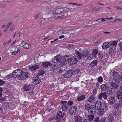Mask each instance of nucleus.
I'll list each match as a JSON object with an SVG mask.
<instances>
[{
	"instance_id": "f257e3e1",
	"label": "nucleus",
	"mask_w": 122,
	"mask_h": 122,
	"mask_svg": "<svg viewBox=\"0 0 122 122\" xmlns=\"http://www.w3.org/2000/svg\"><path fill=\"white\" fill-rule=\"evenodd\" d=\"M15 71L17 72L19 74L22 75V76H23V77H25V79L29 76V74L28 72H23L21 69H17L15 71Z\"/></svg>"
},
{
	"instance_id": "f03ea898",
	"label": "nucleus",
	"mask_w": 122,
	"mask_h": 122,
	"mask_svg": "<svg viewBox=\"0 0 122 122\" xmlns=\"http://www.w3.org/2000/svg\"><path fill=\"white\" fill-rule=\"evenodd\" d=\"M34 88V85L33 84L28 85L26 84L23 86L24 91H29L31 89H33Z\"/></svg>"
},
{
	"instance_id": "7ed1b4c3",
	"label": "nucleus",
	"mask_w": 122,
	"mask_h": 122,
	"mask_svg": "<svg viewBox=\"0 0 122 122\" xmlns=\"http://www.w3.org/2000/svg\"><path fill=\"white\" fill-rule=\"evenodd\" d=\"M74 72V71L71 70L66 71L64 74V77L66 78L71 77L73 74Z\"/></svg>"
},
{
	"instance_id": "20e7f679",
	"label": "nucleus",
	"mask_w": 122,
	"mask_h": 122,
	"mask_svg": "<svg viewBox=\"0 0 122 122\" xmlns=\"http://www.w3.org/2000/svg\"><path fill=\"white\" fill-rule=\"evenodd\" d=\"M62 61V59L61 56H55L53 59L52 60L53 63H58L61 62Z\"/></svg>"
},
{
	"instance_id": "39448f33",
	"label": "nucleus",
	"mask_w": 122,
	"mask_h": 122,
	"mask_svg": "<svg viewBox=\"0 0 122 122\" xmlns=\"http://www.w3.org/2000/svg\"><path fill=\"white\" fill-rule=\"evenodd\" d=\"M13 74L14 75V77L15 78L18 77V78L20 79L23 80L25 79V78L23 77V76H22V75H21L19 74L17 72H15V71H13Z\"/></svg>"
},
{
	"instance_id": "423d86ee",
	"label": "nucleus",
	"mask_w": 122,
	"mask_h": 122,
	"mask_svg": "<svg viewBox=\"0 0 122 122\" xmlns=\"http://www.w3.org/2000/svg\"><path fill=\"white\" fill-rule=\"evenodd\" d=\"M77 107L75 106L71 107L69 109V113L71 114H75L77 111Z\"/></svg>"
},
{
	"instance_id": "0eeeda50",
	"label": "nucleus",
	"mask_w": 122,
	"mask_h": 122,
	"mask_svg": "<svg viewBox=\"0 0 122 122\" xmlns=\"http://www.w3.org/2000/svg\"><path fill=\"white\" fill-rule=\"evenodd\" d=\"M32 79L34 81V83L35 85H36L39 83L41 81V80L39 78L38 76H35L32 78Z\"/></svg>"
},
{
	"instance_id": "6e6552de",
	"label": "nucleus",
	"mask_w": 122,
	"mask_h": 122,
	"mask_svg": "<svg viewBox=\"0 0 122 122\" xmlns=\"http://www.w3.org/2000/svg\"><path fill=\"white\" fill-rule=\"evenodd\" d=\"M87 118L85 119L83 121V122H91L94 117L93 115H88L87 116Z\"/></svg>"
},
{
	"instance_id": "1a4fd4ad",
	"label": "nucleus",
	"mask_w": 122,
	"mask_h": 122,
	"mask_svg": "<svg viewBox=\"0 0 122 122\" xmlns=\"http://www.w3.org/2000/svg\"><path fill=\"white\" fill-rule=\"evenodd\" d=\"M77 56H74L71 58V63L73 64H76L77 61L78 59Z\"/></svg>"
},
{
	"instance_id": "9d476101",
	"label": "nucleus",
	"mask_w": 122,
	"mask_h": 122,
	"mask_svg": "<svg viewBox=\"0 0 122 122\" xmlns=\"http://www.w3.org/2000/svg\"><path fill=\"white\" fill-rule=\"evenodd\" d=\"M102 105V103L100 101H97L95 104V107L97 110L100 109L101 108Z\"/></svg>"
},
{
	"instance_id": "9b49d317",
	"label": "nucleus",
	"mask_w": 122,
	"mask_h": 122,
	"mask_svg": "<svg viewBox=\"0 0 122 122\" xmlns=\"http://www.w3.org/2000/svg\"><path fill=\"white\" fill-rule=\"evenodd\" d=\"M102 97L105 99H107V96L106 92H104L100 93L99 95L98 98L99 99H101Z\"/></svg>"
},
{
	"instance_id": "f8f14e48",
	"label": "nucleus",
	"mask_w": 122,
	"mask_h": 122,
	"mask_svg": "<svg viewBox=\"0 0 122 122\" xmlns=\"http://www.w3.org/2000/svg\"><path fill=\"white\" fill-rule=\"evenodd\" d=\"M110 46V44L109 42H104L102 46V48L103 49H106L108 48Z\"/></svg>"
},
{
	"instance_id": "ddd939ff",
	"label": "nucleus",
	"mask_w": 122,
	"mask_h": 122,
	"mask_svg": "<svg viewBox=\"0 0 122 122\" xmlns=\"http://www.w3.org/2000/svg\"><path fill=\"white\" fill-rule=\"evenodd\" d=\"M51 64L49 61L43 62H42L41 65L44 67H46L49 66H50Z\"/></svg>"
},
{
	"instance_id": "4468645a",
	"label": "nucleus",
	"mask_w": 122,
	"mask_h": 122,
	"mask_svg": "<svg viewBox=\"0 0 122 122\" xmlns=\"http://www.w3.org/2000/svg\"><path fill=\"white\" fill-rule=\"evenodd\" d=\"M58 65L55 64L51 65L50 66V68L52 71H56L58 68Z\"/></svg>"
},
{
	"instance_id": "2eb2a0df",
	"label": "nucleus",
	"mask_w": 122,
	"mask_h": 122,
	"mask_svg": "<svg viewBox=\"0 0 122 122\" xmlns=\"http://www.w3.org/2000/svg\"><path fill=\"white\" fill-rule=\"evenodd\" d=\"M74 119L76 122H81L82 121V117L78 115L75 116Z\"/></svg>"
},
{
	"instance_id": "dca6fc26",
	"label": "nucleus",
	"mask_w": 122,
	"mask_h": 122,
	"mask_svg": "<svg viewBox=\"0 0 122 122\" xmlns=\"http://www.w3.org/2000/svg\"><path fill=\"white\" fill-rule=\"evenodd\" d=\"M91 109L89 110V113L90 114H94L96 112V110L97 109L95 106L92 105Z\"/></svg>"
},
{
	"instance_id": "f3484780",
	"label": "nucleus",
	"mask_w": 122,
	"mask_h": 122,
	"mask_svg": "<svg viewBox=\"0 0 122 122\" xmlns=\"http://www.w3.org/2000/svg\"><path fill=\"white\" fill-rule=\"evenodd\" d=\"M107 119L108 122H114V117L112 115L110 114L107 117Z\"/></svg>"
},
{
	"instance_id": "a211bd4d",
	"label": "nucleus",
	"mask_w": 122,
	"mask_h": 122,
	"mask_svg": "<svg viewBox=\"0 0 122 122\" xmlns=\"http://www.w3.org/2000/svg\"><path fill=\"white\" fill-rule=\"evenodd\" d=\"M108 86L106 84H102L100 86V88L102 91H105L107 89Z\"/></svg>"
},
{
	"instance_id": "6ab92c4d",
	"label": "nucleus",
	"mask_w": 122,
	"mask_h": 122,
	"mask_svg": "<svg viewBox=\"0 0 122 122\" xmlns=\"http://www.w3.org/2000/svg\"><path fill=\"white\" fill-rule=\"evenodd\" d=\"M115 98L113 97H110L109 99L108 102L110 105H111L113 104L115 102Z\"/></svg>"
},
{
	"instance_id": "aec40b11",
	"label": "nucleus",
	"mask_w": 122,
	"mask_h": 122,
	"mask_svg": "<svg viewBox=\"0 0 122 122\" xmlns=\"http://www.w3.org/2000/svg\"><path fill=\"white\" fill-rule=\"evenodd\" d=\"M106 119L104 117L102 119L99 120V117H97L94 119V122H105Z\"/></svg>"
},
{
	"instance_id": "412c9836",
	"label": "nucleus",
	"mask_w": 122,
	"mask_h": 122,
	"mask_svg": "<svg viewBox=\"0 0 122 122\" xmlns=\"http://www.w3.org/2000/svg\"><path fill=\"white\" fill-rule=\"evenodd\" d=\"M117 98L119 99L122 98V92L121 90L118 91L117 92Z\"/></svg>"
},
{
	"instance_id": "4be33fe9",
	"label": "nucleus",
	"mask_w": 122,
	"mask_h": 122,
	"mask_svg": "<svg viewBox=\"0 0 122 122\" xmlns=\"http://www.w3.org/2000/svg\"><path fill=\"white\" fill-rule=\"evenodd\" d=\"M95 97L94 95H92L89 97L88 99V102H89L92 103L95 101Z\"/></svg>"
},
{
	"instance_id": "5701e85b",
	"label": "nucleus",
	"mask_w": 122,
	"mask_h": 122,
	"mask_svg": "<svg viewBox=\"0 0 122 122\" xmlns=\"http://www.w3.org/2000/svg\"><path fill=\"white\" fill-rule=\"evenodd\" d=\"M111 86L115 89H117L119 87V85L115 82H111Z\"/></svg>"
},
{
	"instance_id": "b1692460",
	"label": "nucleus",
	"mask_w": 122,
	"mask_h": 122,
	"mask_svg": "<svg viewBox=\"0 0 122 122\" xmlns=\"http://www.w3.org/2000/svg\"><path fill=\"white\" fill-rule=\"evenodd\" d=\"M89 53V52L87 51H83L82 53V57L84 58L86 57L88 55Z\"/></svg>"
},
{
	"instance_id": "393cba45",
	"label": "nucleus",
	"mask_w": 122,
	"mask_h": 122,
	"mask_svg": "<svg viewBox=\"0 0 122 122\" xmlns=\"http://www.w3.org/2000/svg\"><path fill=\"white\" fill-rule=\"evenodd\" d=\"M39 68V66L36 65L29 67V69L32 71H34L38 69Z\"/></svg>"
},
{
	"instance_id": "a878e982",
	"label": "nucleus",
	"mask_w": 122,
	"mask_h": 122,
	"mask_svg": "<svg viewBox=\"0 0 122 122\" xmlns=\"http://www.w3.org/2000/svg\"><path fill=\"white\" fill-rule=\"evenodd\" d=\"M97 60H94L91 63L90 65V66L92 67L96 66L97 63Z\"/></svg>"
},
{
	"instance_id": "bb28decb",
	"label": "nucleus",
	"mask_w": 122,
	"mask_h": 122,
	"mask_svg": "<svg viewBox=\"0 0 122 122\" xmlns=\"http://www.w3.org/2000/svg\"><path fill=\"white\" fill-rule=\"evenodd\" d=\"M104 110L103 108H102L98 112L97 115L98 116H100L103 114L104 113Z\"/></svg>"
},
{
	"instance_id": "cd10ccee",
	"label": "nucleus",
	"mask_w": 122,
	"mask_h": 122,
	"mask_svg": "<svg viewBox=\"0 0 122 122\" xmlns=\"http://www.w3.org/2000/svg\"><path fill=\"white\" fill-rule=\"evenodd\" d=\"M92 105H90V104H87L85 105V109L88 111V112L89 113V110L91 109Z\"/></svg>"
},
{
	"instance_id": "c85d7f7f",
	"label": "nucleus",
	"mask_w": 122,
	"mask_h": 122,
	"mask_svg": "<svg viewBox=\"0 0 122 122\" xmlns=\"http://www.w3.org/2000/svg\"><path fill=\"white\" fill-rule=\"evenodd\" d=\"M61 109L62 110L64 111H66L68 109V105H63L61 107Z\"/></svg>"
},
{
	"instance_id": "c756f323",
	"label": "nucleus",
	"mask_w": 122,
	"mask_h": 122,
	"mask_svg": "<svg viewBox=\"0 0 122 122\" xmlns=\"http://www.w3.org/2000/svg\"><path fill=\"white\" fill-rule=\"evenodd\" d=\"M62 113L61 111L58 112L56 116V118L58 119H59L62 116Z\"/></svg>"
},
{
	"instance_id": "7c9ffc66",
	"label": "nucleus",
	"mask_w": 122,
	"mask_h": 122,
	"mask_svg": "<svg viewBox=\"0 0 122 122\" xmlns=\"http://www.w3.org/2000/svg\"><path fill=\"white\" fill-rule=\"evenodd\" d=\"M117 41H111L110 42V46L111 45L112 46H114L116 47L117 45Z\"/></svg>"
},
{
	"instance_id": "2f4dec72",
	"label": "nucleus",
	"mask_w": 122,
	"mask_h": 122,
	"mask_svg": "<svg viewBox=\"0 0 122 122\" xmlns=\"http://www.w3.org/2000/svg\"><path fill=\"white\" fill-rule=\"evenodd\" d=\"M85 95H81L77 98V100L78 101H80L84 100L85 99Z\"/></svg>"
},
{
	"instance_id": "473e14b6",
	"label": "nucleus",
	"mask_w": 122,
	"mask_h": 122,
	"mask_svg": "<svg viewBox=\"0 0 122 122\" xmlns=\"http://www.w3.org/2000/svg\"><path fill=\"white\" fill-rule=\"evenodd\" d=\"M76 56L78 57V59H80L82 57V54H81L78 51H77L76 52Z\"/></svg>"
},
{
	"instance_id": "72a5a7b5",
	"label": "nucleus",
	"mask_w": 122,
	"mask_h": 122,
	"mask_svg": "<svg viewBox=\"0 0 122 122\" xmlns=\"http://www.w3.org/2000/svg\"><path fill=\"white\" fill-rule=\"evenodd\" d=\"M23 47L25 49H28L30 48L31 46L27 43H25L23 45Z\"/></svg>"
},
{
	"instance_id": "f704fd0d",
	"label": "nucleus",
	"mask_w": 122,
	"mask_h": 122,
	"mask_svg": "<svg viewBox=\"0 0 122 122\" xmlns=\"http://www.w3.org/2000/svg\"><path fill=\"white\" fill-rule=\"evenodd\" d=\"M120 75H118V73L117 72H116L114 74L113 76V79L114 80L116 79V78L119 77Z\"/></svg>"
},
{
	"instance_id": "c9c22d12",
	"label": "nucleus",
	"mask_w": 122,
	"mask_h": 122,
	"mask_svg": "<svg viewBox=\"0 0 122 122\" xmlns=\"http://www.w3.org/2000/svg\"><path fill=\"white\" fill-rule=\"evenodd\" d=\"M113 107L115 109L118 110L119 109L120 107H121V106L119 104H115L114 105Z\"/></svg>"
},
{
	"instance_id": "e433bc0d",
	"label": "nucleus",
	"mask_w": 122,
	"mask_h": 122,
	"mask_svg": "<svg viewBox=\"0 0 122 122\" xmlns=\"http://www.w3.org/2000/svg\"><path fill=\"white\" fill-rule=\"evenodd\" d=\"M111 93V95L112 94H114L115 92V90L112 87H111L108 90Z\"/></svg>"
},
{
	"instance_id": "4c0bfd02",
	"label": "nucleus",
	"mask_w": 122,
	"mask_h": 122,
	"mask_svg": "<svg viewBox=\"0 0 122 122\" xmlns=\"http://www.w3.org/2000/svg\"><path fill=\"white\" fill-rule=\"evenodd\" d=\"M39 76L42 75L45 73V71H44L40 70L39 71Z\"/></svg>"
},
{
	"instance_id": "58836bf2",
	"label": "nucleus",
	"mask_w": 122,
	"mask_h": 122,
	"mask_svg": "<svg viewBox=\"0 0 122 122\" xmlns=\"http://www.w3.org/2000/svg\"><path fill=\"white\" fill-rule=\"evenodd\" d=\"M98 53V51L96 49H95L93 50L92 52V54L93 56L95 57L96 56Z\"/></svg>"
},
{
	"instance_id": "ea45409f",
	"label": "nucleus",
	"mask_w": 122,
	"mask_h": 122,
	"mask_svg": "<svg viewBox=\"0 0 122 122\" xmlns=\"http://www.w3.org/2000/svg\"><path fill=\"white\" fill-rule=\"evenodd\" d=\"M73 80L75 81H78L79 80V76L77 75H76L74 76L73 78Z\"/></svg>"
},
{
	"instance_id": "a19ab883",
	"label": "nucleus",
	"mask_w": 122,
	"mask_h": 122,
	"mask_svg": "<svg viewBox=\"0 0 122 122\" xmlns=\"http://www.w3.org/2000/svg\"><path fill=\"white\" fill-rule=\"evenodd\" d=\"M97 79V81L101 83L103 81V78L102 76H99L98 78Z\"/></svg>"
},
{
	"instance_id": "79ce46f5",
	"label": "nucleus",
	"mask_w": 122,
	"mask_h": 122,
	"mask_svg": "<svg viewBox=\"0 0 122 122\" xmlns=\"http://www.w3.org/2000/svg\"><path fill=\"white\" fill-rule=\"evenodd\" d=\"M64 61L67 62L68 60L69 57L68 55H66L64 57Z\"/></svg>"
},
{
	"instance_id": "37998d69",
	"label": "nucleus",
	"mask_w": 122,
	"mask_h": 122,
	"mask_svg": "<svg viewBox=\"0 0 122 122\" xmlns=\"http://www.w3.org/2000/svg\"><path fill=\"white\" fill-rule=\"evenodd\" d=\"M73 104V102L71 100H69L68 101L67 104L68 106H70L72 105Z\"/></svg>"
},
{
	"instance_id": "c03bdc74",
	"label": "nucleus",
	"mask_w": 122,
	"mask_h": 122,
	"mask_svg": "<svg viewBox=\"0 0 122 122\" xmlns=\"http://www.w3.org/2000/svg\"><path fill=\"white\" fill-rule=\"evenodd\" d=\"M56 11V14H59L63 13V11L61 9H60L58 10H57Z\"/></svg>"
},
{
	"instance_id": "a18cd8bd",
	"label": "nucleus",
	"mask_w": 122,
	"mask_h": 122,
	"mask_svg": "<svg viewBox=\"0 0 122 122\" xmlns=\"http://www.w3.org/2000/svg\"><path fill=\"white\" fill-rule=\"evenodd\" d=\"M57 32L58 35H60L63 34V29H60L58 30Z\"/></svg>"
},
{
	"instance_id": "49530a36",
	"label": "nucleus",
	"mask_w": 122,
	"mask_h": 122,
	"mask_svg": "<svg viewBox=\"0 0 122 122\" xmlns=\"http://www.w3.org/2000/svg\"><path fill=\"white\" fill-rule=\"evenodd\" d=\"M112 114L114 116H116L118 115V112L116 110L112 112Z\"/></svg>"
},
{
	"instance_id": "de8ad7c7",
	"label": "nucleus",
	"mask_w": 122,
	"mask_h": 122,
	"mask_svg": "<svg viewBox=\"0 0 122 122\" xmlns=\"http://www.w3.org/2000/svg\"><path fill=\"white\" fill-rule=\"evenodd\" d=\"M14 77V75L13 74V73H10L9 75H8L7 76V77L8 78V79H10V78H11L12 77Z\"/></svg>"
},
{
	"instance_id": "09e8293b",
	"label": "nucleus",
	"mask_w": 122,
	"mask_h": 122,
	"mask_svg": "<svg viewBox=\"0 0 122 122\" xmlns=\"http://www.w3.org/2000/svg\"><path fill=\"white\" fill-rule=\"evenodd\" d=\"M56 10H52L51 11L49 12V14H51L53 15L54 14H56Z\"/></svg>"
},
{
	"instance_id": "8fccbe9b",
	"label": "nucleus",
	"mask_w": 122,
	"mask_h": 122,
	"mask_svg": "<svg viewBox=\"0 0 122 122\" xmlns=\"http://www.w3.org/2000/svg\"><path fill=\"white\" fill-rule=\"evenodd\" d=\"M70 10V9L67 8H65L64 9H61V10L63 11V13L64 12H66V11H69V10Z\"/></svg>"
},
{
	"instance_id": "3c124183",
	"label": "nucleus",
	"mask_w": 122,
	"mask_h": 122,
	"mask_svg": "<svg viewBox=\"0 0 122 122\" xmlns=\"http://www.w3.org/2000/svg\"><path fill=\"white\" fill-rule=\"evenodd\" d=\"M103 54L100 53V52L98 53V56L100 59L102 58L103 57Z\"/></svg>"
},
{
	"instance_id": "603ef678",
	"label": "nucleus",
	"mask_w": 122,
	"mask_h": 122,
	"mask_svg": "<svg viewBox=\"0 0 122 122\" xmlns=\"http://www.w3.org/2000/svg\"><path fill=\"white\" fill-rule=\"evenodd\" d=\"M97 90L96 89H94L93 90L92 93L93 94H95L97 93Z\"/></svg>"
},
{
	"instance_id": "864d4df0",
	"label": "nucleus",
	"mask_w": 122,
	"mask_h": 122,
	"mask_svg": "<svg viewBox=\"0 0 122 122\" xmlns=\"http://www.w3.org/2000/svg\"><path fill=\"white\" fill-rule=\"evenodd\" d=\"M121 77H120V76L119 77H118L116 78V79H115V81H116L117 82H119V81H121Z\"/></svg>"
},
{
	"instance_id": "5fc2aeb1",
	"label": "nucleus",
	"mask_w": 122,
	"mask_h": 122,
	"mask_svg": "<svg viewBox=\"0 0 122 122\" xmlns=\"http://www.w3.org/2000/svg\"><path fill=\"white\" fill-rule=\"evenodd\" d=\"M12 24L11 22H9L6 25V27L8 29L9 28L10 26Z\"/></svg>"
},
{
	"instance_id": "6e6d98bb",
	"label": "nucleus",
	"mask_w": 122,
	"mask_h": 122,
	"mask_svg": "<svg viewBox=\"0 0 122 122\" xmlns=\"http://www.w3.org/2000/svg\"><path fill=\"white\" fill-rule=\"evenodd\" d=\"M5 81L2 80H1V79L0 80V85H3L4 83H5Z\"/></svg>"
},
{
	"instance_id": "4d7b16f0",
	"label": "nucleus",
	"mask_w": 122,
	"mask_h": 122,
	"mask_svg": "<svg viewBox=\"0 0 122 122\" xmlns=\"http://www.w3.org/2000/svg\"><path fill=\"white\" fill-rule=\"evenodd\" d=\"M80 71V70L78 69H75L74 71V72L75 74H77Z\"/></svg>"
},
{
	"instance_id": "13d9d810",
	"label": "nucleus",
	"mask_w": 122,
	"mask_h": 122,
	"mask_svg": "<svg viewBox=\"0 0 122 122\" xmlns=\"http://www.w3.org/2000/svg\"><path fill=\"white\" fill-rule=\"evenodd\" d=\"M67 103V101H61V103L63 105H66Z\"/></svg>"
},
{
	"instance_id": "bf43d9fd",
	"label": "nucleus",
	"mask_w": 122,
	"mask_h": 122,
	"mask_svg": "<svg viewBox=\"0 0 122 122\" xmlns=\"http://www.w3.org/2000/svg\"><path fill=\"white\" fill-rule=\"evenodd\" d=\"M71 4L74 5H77V6H81V5L82 4H77L76 3H70Z\"/></svg>"
},
{
	"instance_id": "052dcab7",
	"label": "nucleus",
	"mask_w": 122,
	"mask_h": 122,
	"mask_svg": "<svg viewBox=\"0 0 122 122\" xmlns=\"http://www.w3.org/2000/svg\"><path fill=\"white\" fill-rule=\"evenodd\" d=\"M119 104L121 106V107H122V99L120 100L119 102Z\"/></svg>"
},
{
	"instance_id": "680f3d73",
	"label": "nucleus",
	"mask_w": 122,
	"mask_h": 122,
	"mask_svg": "<svg viewBox=\"0 0 122 122\" xmlns=\"http://www.w3.org/2000/svg\"><path fill=\"white\" fill-rule=\"evenodd\" d=\"M118 46L120 47V49L121 48H122V42H121L119 43Z\"/></svg>"
},
{
	"instance_id": "e2e57ef3",
	"label": "nucleus",
	"mask_w": 122,
	"mask_h": 122,
	"mask_svg": "<svg viewBox=\"0 0 122 122\" xmlns=\"http://www.w3.org/2000/svg\"><path fill=\"white\" fill-rule=\"evenodd\" d=\"M69 32L68 31H64L63 30V34H68Z\"/></svg>"
},
{
	"instance_id": "0e129e2a",
	"label": "nucleus",
	"mask_w": 122,
	"mask_h": 122,
	"mask_svg": "<svg viewBox=\"0 0 122 122\" xmlns=\"http://www.w3.org/2000/svg\"><path fill=\"white\" fill-rule=\"evenodd\" d=\"M112 50L111 49H109V54H112Z\"/></svg>"
},
{
	"instance_id": "69168bd1",
	"label": "nucleus",
	"mask_w": 122,
	"mask_h": 122,
	"mask_svg": "<svg viewBox=\"0 0 122 122\" xmlns=\"http://www.w3.org/2000/svg\"><path fill=\"white\" fill-rule=\"evenodd\" d=\"M54 118V117H50L49 118V121H50L52 120Z\"/></svg>"
},
{
	"instance_id": "338daca9",
	"label": "nucleus",
	"mask_w": 122,
	"mask_h": 122,
	"mask_svg": "<svg viewBox=\"0 0 122 122\" xmlns=\"http://www.w3.org/2000/svg\"><path fill=\"white\" fill-rule=\"evenodd\" d=\"M5 99V97H2L1 98H0V101L1 100L2 101H4Z\"/></svg>"
},
{
	"instance_id": "774afa93",
	"label": "nucleus",
	"mask_w": 122,
	"mask_h": 122,
	"mask_svg": "<svg viewBox=\"0 0 122 122\" xmlns=\"http://www.w3.org/2000/svg\"><path fill=\"white\" fill-rule=\"evenodd\" d=\"M61 6L60 5H59L58 7H56L55 8L57 10L60 9H61Z\"/></svg>"
}]
</instances>
